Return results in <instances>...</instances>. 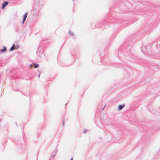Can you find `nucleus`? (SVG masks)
<instances>
[{
  "instance_id": "1",
  "label": "nucleus",
  "mask_w": 160,
  "mask_h": 160,
  "mask_svg": "<svg viewBox=\"0 0 160 160\" xmlns=\"http://www.w3.org/2000/svg\"><path fill=\"white\" fill-rule=\"evenodd\" d=\"M8 2L5 1V2L2 4V9H4L6 6L8 5Z\"/></svg>"
},
{
  "instance_id": "2",
  "label": "nucleus",
  "mask_w": 160,
  "mask_h": 160,
  "mask_svg": "<svg viewBox=\"0 0 160 160\" xmlns=\"http://www.w3.org/2000/svg\"><path fill=\"white\" fill-rule=\"evenodd\" d=\"M57 153V150H55L53 151V152L52 153L51 155L52 157H54L56 155Z\"/></svg>"
},
{
  "instance_id": "3",
  "label": "nucleus",
  "mask_w": 160,
  "mask_h": 160,
  "mask_svg": "<svg viewBox=\"0 0 160 160\" xmlns=\"http://www.w3.org/2000/svg\"><path fill=\"white\" fill-rule=\"evenodd\" d=\"M27 15H28V13H26L24 14V16L23 18V20H22V23H24L25 21L26 20V19L27 17Z\"/></svg>"
},
{
  "instance_id": "4",
  "label": "nucleus",
  "mask_w": 160,
  "mask_h": 160,
  "mask_svg": "<svg viewBox=\"0 0 160 160\" xmlns=\"http://www.w3.org/2000/svg\"><path fill=\"white\" fill-rule=\"evenodd\" d=\"M27 15H28V13H26L24 14V16L23 18V20H22V23H24L25 21L26 20V19L27 17Z\"/></svg>"
},
{
  "instance_id": "5",
  "label": "nucleus",
  "mask_w": 160,
  "mask_h": 160,
  "mask_svg": "<svg viewBox=\"0 0 160 160\" xmlns=\"http://www.w3.org/2000/svg\"><path fill=\"white\" fill-rule=\"evenodd\" d=\"M27 15H28V13H26L24 14V16L23 18V20H22V23H24L25 21L26 20V19L27 17Z\"/></svg>"
},
{
  "instance_id": "6",
  "label": "nucleus",
  "mask_w": 160,
  "mask_h": 160,
  "mask_svg": "<svg viewBox=\"0 0 160 160\" xmlns=\"http://www.w3.org/2000/svg\"><path fill=\"white\" fill-rule=\"evenodd\" d=\"M125 105L124 104L123 105H119L118 107V110H120L122 109L123 108H124L125 107Z\"/></svg>"
},
{
  "instance_id": "7",
  "label": "nucleus",
  "mask_w": 160,
  "mask_h": 160,
  "mask_svg": "<svg viewBox=\"0 0 160 160\" xmlns=\"http://www.w3.org/2000/svg\"><path fill=\"white\" fill-rule=\"evenodd\" d=\"M15 46L14 44H13L12 45V47L10 48V51H12L14 50L15 49Z\"/></svg>"
},
{
  "instance_id": "8",
  "label": "nucleus",
  "mask_w": 160,
  "mask_h": 160,
  "mask_svg": "<svg viewBox=\"0 0 160 160\" xmlns=\"http://www.w3.org/2000/svg\"><path fill=\"white\" fill-rule=\"evenodd\" d=\"M6 50H7L6 48V47H4L2 49V50H1V52H4L6 51Z\"/></svg>"
},
{
  "instance_id": "9",
  "label": "nucleus",
  "mask_w": 160,
  "mask_h": 160,
  "mask_svg": "<svg viewBox=\"0 0 160 160\" xmlns=\"http://www.w3.org/2000/svg\"><path fill=\"white\" fill-rule=\"evenodd\" d=\"M69 34L71 36H73V32H72L70 30H69Z\"/></svg>"
},
{
  "instance_id": "10",
  "label": "nucleus",
  "mask_w": 160,
  "mask_h": 160,
  "mask_svg": "<svg viewBox=\"0 0 160 160\" xmlns=\"http://www.w3.org/2000/svg\"><path fill=\"white\" fill-rule=\"evenodd\" d=\"M41 48H38V51H37V54H38V53H39V51H40V50H41Z\"/></svg>"
},
{
  "instance_id": "11",
  "label": "nucleus",
  "mask_w": 160,
  "mask_h": 160,
  "mask_svg": "<svg viewBox=\"0 0 160 160\" xmlns=\"http://www.w3.org/2000/svg\"><path fill=\"white\" fill-rule=\"evenodd\" d=\"M37 11V12H36L35 13V14H36L37 15H38L39 13V12L38 10L37 9H35V10H36Z\"/></svg>"
},
{
  "instance_id": "12",
  "label": "nucleus",
  "mask_w": 160,
  "mask_h": 160,
  "mask_svg": "<svg viewBox=\"0 0 160 160\" xmlns=\"http://www.w3.org/2000/svg\"><path fill=\"white\" fill-rule=\"evenodd\" d=\"M38 67V64H35L34 65V68H36Z\"/></svg>"
},
{
  "instance_id": "13",
  "label": "nucleus",
  "mask_w": 160,
  "mask_h": 160,
  "mask_svg": "<svg viewBox=\"0 0 160 160\" xmlns=\"http://www.w3.org/2000/svg\"><path fill=\"white\" fill-rule=\"evenodd\" d=\"M87 132L86 130H84L83 131V133H85Z\"/></svg>"
},
{
  "instance_id": "14",
  "label": "nucleus",
  "mask_w": 160,
  "mask_h": 160,
  "mask_svg": "<svg viewBox=\"0 0 160 160\" xmlns=\"http://www.w3.org/2000/svg\"><path fill=\"white\" fill-rule=\"evenodd\" d=\"M29 67L30 68H32V64H30L29 66Z\"/></svg>"
},
{
  "instance_id": "15",
  "label": "nucleus",
  "mask_w": 160,
  "mask_h": 160,
  "mask_svg": "<svg viewBox=\"0 0 160 160\" xmlns=\"http://www.w3.org/2000/svg\"><path fill=\"white\" fill-rule=\"evenodd\" d=\"M16 32H19V31L18 29H17L16 30Z\"/></svg>"
},
{
  "instance_id": "16",
  "label": "nucleus",
  "mask_w": 160,
  "mask_h": 160,
  "mask_svg": "<svg viewBox=\"0 0 160 160\" xmlns=\"http://www.w3.org/2000/svg\"><path fill=\"white\" fill-rule=\"evenodd\" d=\"M106 106V105H105L104 107H103V108H102V110H103L104 108Z\"/></svg>"
},
{
  "instance_id": "17",
  "label": "nucleus",
  "mask_w": 160,
  "mask_h": 160,
  "mask_svg": "<svg viewBox=\"0 0 160 160\" xmlns=\"http://www.w3.org/2000/svg\"><path fill=\"white\" fill-rule=\"evenodd\" d=\"M40 74L38 75V77L39 78L40 77Z\"/></svg>"
},
{
  "instance_id": "18",
  "label": "nucleus",
  "mask_w": 160,
  "mask_h": 160,
  "mask_svg": "<svg viewBox=\"0 0 160 160\" xmlns=\"http://www.w3.org/2000/svg\"><path fill=\"white\" fill-rule=\"evenodd\" d=\"M73 160V158H71V159L70 160Z\"/></svg>"
},
{
  "instance_id": "19",
  "label": "nucleus",
  "mask_w": 160,
  "mask_h": 160,
  "mask_svg": "<svg viewBox=\"0 0 160 160\" xmlns=\"http://www.w3.org/2000/svg\"><path fill=\"white\" fill-rule=\"evenodd\" d=\"M64 121L63 122V125L64 124Z\"/></svg>"
},
{
  "instance_id": "20",
  "label": "nucleus",
  "mask_w": 160,
  "mask_h": 160,
  "mask_svg": "<svg viewBox=\"0 0 160 160\" xmlns=\"http://www.w3.org/2000/svg\"><path fill=\"white\" fill-rule=\"evenodd\" d=\"M0 52H1V50L0 49Z\"/></svg>"
},
{
  "instance_id": "21",
  "label": "nucleus",
  "mask_w": 160,
  "mask_h": 160,
  "mask_svg": "<svg viewBox=\"0 0 160 160\" xmlns=\"http://www.w3.org/2000/svg\"><path fill=\"white\" fill-rule=\"evenodd\" d=\"M73 1H74V0H73Z\"/></svg>"
}]
</instances>
